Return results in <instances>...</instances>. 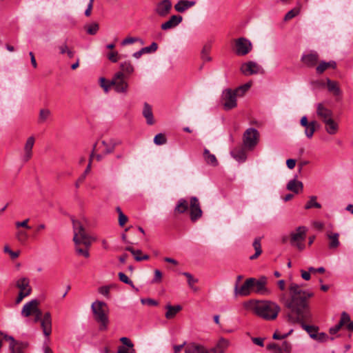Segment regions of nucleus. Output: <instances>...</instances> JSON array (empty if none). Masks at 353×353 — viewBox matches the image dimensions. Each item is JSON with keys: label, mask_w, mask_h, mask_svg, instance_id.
<instances>
[{"label": "nucleus", "mask_w": 353, "mask_h": 353, "mask_svg": "<svg viewBox=\"0 0 353 353\" xmlns=\"http://www.w3.org/2000/svg\"><path fill=\"white\" fill-rule=\"evenodd\" d=\"M289 290L290 299H286L285 294H282L280 299L288 310L286 314L288 321L292 323H300L303 329L312 339V334H316L319 327L306 325L305 322L312 321V314L308 301L314 294L310 291L302 290L300 285L294 283L290 285Z\"/></svg>", "instance_id": "obj_1"}, {"label": "nucleus", "mask_w": 353, "mask_h": 353, "mask_svg": "<svg viewBox=\"0 0 353 353\" xmlns=\"http://www.w3.org/2000/svg\"><path fill=\"white\" fill-rule=\"evenodd\" d=\"M72 221L74 230L73 241L77 245L76 252L88 258L90 254L88 248L91 245L90 236L85 233L84 228L79 221L74 219Z\"/></svg>", "instance_id": "obj_2"}, {"label": "nucleus", "mask_w": 353, "mask_h": 353, "mask_svg": "<svg viewBox=\"0 0 353 353\" xmlns=\"http://www.w3.org/2000/svg\"><path fill=\"white\" fill-rule=\"evenodd\" d=\"M253 312L256 315L266 321L276 319L280 310V306L271 301H257L252 305Z\"/></svg>", "instance_id": "obj_3"}, {"label": "nucleus", "mask_w": 353, "mask_h": 353, "mask_svg": "<svg viewBox=\"0 0 353 353\" xmlns=\"http://www.w3.org/2000/svg\"><path fill=\"white\" fill-rule=\"evenodd\" d=\"M91 309L95 321L99 323V330H105L109 323L108 307L103 301H96L92 303Z\"/></svg>", "instance_id": "obj_4"}, {"label": "nucleus", "mask_w": 353, "mask_h": 353, "mask_svg": "<svg viewBox=\"0 0 353 353\" xmlns=\"http://www.w3.org/2000/svg\"><path fill=\"white\" fill-rule=\"evenodd\" d=\"M307 229L305 226H299L294 232L290 233V243L295 245L298 250H303L305 248L303 241L306 238Z\"/></svg>", "instance_id": "obj_5"}, {"label": "nucleus", "mask_w": 353, "mask_h": 353, "mask_svg": "<svg viewBox=\"0 0 353 353\" xmlns=\"http://www.w3.org/2000/svg\"><path fill=\"white\" fill-rule=\"evenodd\" d=\"M237 97L233 90L230 88L224 90L221 97L223 109L228 111L235 108L237 106Z\"/></svg>", "instance_id": "obj_6"}, {"label": "nucleus", "mask_w": 353, "mask_h": 353, "mask_svg": "<svg viewBox=\"0 0 353 353\" xmlns=\"http://www.w3.org/2000/svg\"><path fill=\"white\" fill-rule=\"evenodd\" d=\"M259 134L253 128H248L243 134V145L247 149L252 150L258 143Z\"/></svg>", "instance_id": "obj_7"}, {"label": "nucleus", "mask_w": 353, "mask_h": 353, "mask_svg": "<svg viewBox=\"0 0 353 353\" xmlns=\"http://www.w3.org/2000/svg\"><path fill=\"white\" fill-rule=\"evenodd\" d=\"M235 54L238 56H245L252 50L251 42L245 37H241L234 40Z\"/></svg>", "instance_id": "obj_8"}, {"label": "nucleus", "mask_w": 353, "mask_h": 353, "mask_svg": "<svg viewBox=\"0 0 353 353\" xmlns=\"http://www.w3.org/2000/svg\"><path fill=\"white\" fill-rule=\"evenodd\" d=\"M110 84L114 86L117 92L126 93L128 88V83L124 80V74L121 72H117L112 80Z\"/></svg>", "instance_id": "obj_9"}, {"label": "nucleus", "mask_w": 353, "mask_h": 353, "mask_svg": "<svg viewBox=\"0 0 353 353\" xmlns=\"http://www.w3.org/2000/svg\"><path fill=\"white\" fill-rule=\"evenodd\" d=\"M190 218L192 222L198 221L203 215L200 202L197 197L192 196L190 199Z\"/></svg>", "instance_id": "obj_10"}, {"label": "nucleus", "mask_w": 353, "mask_h": 353, "mask_svg": "<svg viewBox=\"0 0 353 353\" xmlns=\"http://www.w3.org/2000/svg\"><path fill=\"white\" fill-rule=\"evenodd\" d=\"M253 283H254V278H250L246 279L244 283L239 288L238 284L236 283L234 287L235 295L245 296H248L252 291H253Z\"/></svg>", "instance_id": "obj_11"}, {"label": "nucleus", "mask_w": 353, "mask_h": 353, "mask_svg": "<svg viewBox=\"0 0 353 353\" xmlns=\"http://www.w3.org/2000/svg\"><path fill=\"white\" fill-rule=\"evenodd\" d=\"M300 124L305 128L304 133L308 139H311L313 137L316 128L319 127V124L316 121L308 122L306 116L301 117Z\"/></svg>", "instance_id": "obj_12"}, {"label": "nucleus", "mask_w": 353, "mask_h": 353, "mask_svg": "<svg viewBox=\"0 0 353 353\" xmlns=\"http://www.w3.org/2000/svg\"><path fill=\"white\" fill-rule=\"evenodd\" d=\"M4 339L10 341L9 348L10 353H24L23 350L27 347L28 343L16 341L12 336L4 335Z\"/></svg>", "instance_id": "obj_13"}, {"label": "nucleus", "mask_w": 353, "mask_h": 353, "mask_svg": "<svg viewBox=\"0 0 353 353\" xmlns=\"http://www.w3.org/2000/svg\"><path fill=\"white\" fill-rule=\"evenodd\" d=\"M267 278L261 276L258 280L254 279V283H253V291L261 295H269L271 294V290L266 287Z\"/></svg>", "instance_id": "obj_14"}, {"label": "nucleus", "mask_w": 353, "mask_h": 353, "mask_svg": "<svg viewBox=\"0 0 353 353\" xmlns=\"http://www.w3.org/2000/svg\"><path fill=\"white\" fill-rule=\"evenodd\" d=\"M39 302L37 299H32L26 303L21 310V315L24 317H28L30 315H33L40 310L39 308Z\"/></svg>", "instance_id": "obj_15"}, {"label": "nucleus", "mask_w": 353, "mask_h": 353, "mask_svg": "<svg viewBox=\"0 0 353 353\" xmlns=\"http://www.w3.org/2000/svg\"><path fill=\"white\" fill-rule=\"evenodd\" d=\"M172 9V2L170 0H163L159 2L155 8V13L161 17H166Z\"/></svg>", "instance_id": "obj_16"}, {"label": "nucleus", "mask_w": 353, "mask_h": 353, "mask_svg": "<svg viewBox=\"0 0 353 353\" xmlns=\"http://www.w3.org/2000/svg\"><path fill=\"white\" fill-rule=\"evenodd\" d=\"M261 68L256 62L248 61L241 65L240 70L245 76L258 74Z\"/></svg>", "instance_id": "obj_17"}, {"label": "nucleus", "mask_w": 353, "mask_h": 353, "mask_svg": "<svg viewBox=\"0 0 353 353\" xmlns=\"http://www.w3.org/2000/svg\"><path fill=\"white\" fill-rule=\"evenodd\" d=\"M41 326L45 336H49L52 332V319L49 312H46L41 321Z\"/></svg>", "instance_id": "obj_18"}, {"label": "nucleus", "mask_w": 353, "mask_h": 353, "mask_svg": "<svg viewBox=\"0 0 353 353\" xmlns=\"http://www.w3.org/2000/svg\"><path fill=\"white\" fill-rule=\"evenodd\" d=\"M316 114L323 120V123L332 118V111L321 103L316 105Z\"/></svg>", "instance_id": "obj_19"}, {"label": "nucleus", "mask_w": 353, "mask_h": 353, "mask_svg": "<svg viewBox=\"0 0 353 353\" xmlns=\"http://www.w3.org/2000/svg\"><path fill=\"white\" fill-rule=\"evenodd\" d=\"M34 144V137H30L28 138L26 144L24 145L23 151L24 154L22 157V160L23 162L28 161L32 156V148Z\"/></svg>", "instance_id": "obj_20"}, {"label": "nucleus", "mask_w": 353, "mask_h": 353, "mask_svg": "<svg viewBox=\"0 0 353 353\" xmlns=\"http://www.w3.org/2000/svg\"><path fill=\"white\" fill-rule=\"evenodd\" d=\"M182 20L183 17L181 15H172L170 17L169 20L161 25V28L163 30H168L174 28L176 27Z\"/></svg>", "instance_id": "obj_21"}, {"label": "nucleus", "mask_w": 353, "mask_h": 353, "mask_svg": "<svg viewBox=\"0 0 353 353\" xmlns=\"http://www.w3.org/2000/svg\"><path fill=\"white\" fill-rule=\"evenodd\" d=\"M16 286L19 289V292L28 293V295L30 294L32 288L30 286V281L28 278L23 277L18 279Z\"/></svg>", "instance_id": "obj_22"}, {"label": "nucleus", "mask_w": 353, "mask_h": 353, "mask_svg": "<svg viewBox=\"0 0 353 353\" xmlns=\"http://www.w3.org/2000/svg\"><path fill=\"white\" fill-rule=\"evenodd\" d=\"M190 202L185 199H180L174 209V214L175 216L186 212L189 208Z\"/></svg>", "instance_id": "obj_23"}, {"label": "nucleus", "mask_w": 353, "mask_h": 353, "mask_svg": "<svg viewBox=\"0 0 353 353\" xmlns=\"http://www.w3.org/2000/svg\"><path fill=\"white\" fill-rule=\"evenodd\" d=\"M319 59V56L316 52H311L307 54L303 55L301 61L308 67L314 66Z\"/></svg>", "instance_id": "obj_24"}, {"label": "nucleus", "mask_w": 353, "mask_h": 353, "mask_svg": "<svg viewBox=\"0 0 353 353\" xmlns=\"http://www.w3.org/2000/svg\"><path fill=\"white\" fill-rule=\"evenodd\" d=\"M195 4L194 1L180 0L174 5V9L179 12H183Z\"/></svg>", "instance_id": "obj_25"}, {"label": "nucleus", "mask_w": 353, "mask_h": 353, "mask_svg": "<svg viewBox=\"0 0 353 353\" xmlns=\"http://www.w3.org/2000/svg\"><path fill=\"white\" fill-rule=\"evenodd\" d=\"M327 236L329 239L328 247L330 250L336 249L340 245L339 233L327 232Z\"/></svg>", "instance_id": "obj_26"}, {"label": "nucleus", "mask_w": 353, "mask_h": 353, "mask_svg": "<svg viewBox=\"0 0 353 353\" xmlns=\"http://www.w3.org/2000/svg\"><path fill=\"white\" fill-rule=\"evenodd\" d=\"M205 350L206 348L203 345L190 343L186 346L185 353H204Z\"/></svg>", "instance_id": "obj_27"}, {"label": "nucleus", "mask_w": 353, "mask_h": 353, "mask_svg": "<svg viewBox=\"0 0 353 353\" xmlns=\"http://www.w3.org/2000/svg\"><path fill=\"white\" fill-rule=\"evenodd\" d=\"M143 115L145 118L146 122L148 125H153L154 123L152 107L147 103H144Z\"/></svg>", "instance_id": "obj_28"}, {"label": "nucleus", "mask_w": 353, "mask_h": 353, "mask_svg": "<svg viewBox=\"0 0 353 353\" xmlns=\"http://www.w3.org/2000/svg\"><path fill=\"white\" fill-rule=\"evenodd\" d=\"M303 188V183L296 179L290 180L287 184V189L295 194H298L301 192Z\"/></svg>", "instance_id": "obj_29"}, {"label": "nucleus", "mask_w": 353, "mask_h": 353, "mask_svg": "<svg viewBox=\"0 0 353 353\" xmlns=\"http://www.w3.org/2000/svg\"><path fill=\"white\" fill-rule=\"evenodd\" d=\"M228 345L229 341L224 338H221L216 346L212 348L210 351L213 353H224Z\"/></svg>", "instance_id": "obj_30"}, {"label": "nucleus", "mask_w": 353, "mask_h": 353, "mask_svg": "<svg viewBox=\"0 0 353 353\" xmlns=\"http://www.w3.org/2000/svg\"><path fill=\"white\" fill-rule=\"evenodd\" d=\"M125 250L130 252L137 261L148 260L150 258L148 254H142V251L141 250H134L131 246L126 247Z\"/></svg>", "instance_id": "obj_31"}, {"label": "nucleus", "mask_w": 353, "mask_h": 353, "mask_svg": "<svg viewBox=\"0 0 353 353\" xmlns=\"http://www.w3.org/2000/svg\"><path fill=\"white\" fill-rule=\"evenodd\" d=\"M181 274L187 278L188 284L190 288L194 292L199 291V288L195 285L196 283L199 282L198 279L194 278L192 274L187 272H182Z\"/></svg>", "instance_id": "obj_32"}, {"label": "nucleus", "mask_w": 353, "mask_h": 353, "mask_svg": "<svg viewBox=\"0 0 353 353\" xmlns=\"http://www.w3.org/2000/svg\"><path fill=\"white\" fill-rule=\"evenodd\" d=\"M261 241V237H257L254 240L252 246L255 250V253H254V254L250 256V260H254V259H257L262 253Z\"/></svg>", "instance_id": "obj_33"}, {"label": "nucleus", "mask_w": 353, "mask_h": 353, "mask_svg": "<svg viewBox=\"0 0 353 353\" xmlns=\"http://www.w3.org/2000/svg\"><path fill=\"white\" fill-rule=\"evenodd\" d=\"M165 308L167 309V312H165V318L168 319H172L175 316V315L181 310L182 307L181 305H175L172 306L171 305H166Z\"/></svg>", "instance_id": "obj_34"}, {"label": "nucleus", "mask_w": 353, "mask_h": 353, "mask_svg": "<svg viewBox=\"0 0 353 353\" xmlns=\"http://www.w3.org/2000/svg\"><path fill=\"white\" fill-rule=\"evenodd\" d=\"M325 124V130L329 134H335L338 131V124L330 119L324 123Z\"/></svg>", "instance_id": "obj_35"}, {"label": "nucleus", "mask_w": 353, "mask_h": 353, "mask_svg": "<svg viewBox=\"0 0 353 353\" xmlns=\"http://www.w3.org/2000/svg\"><path fill=\"white\" fill-rule=\"evenodd\" d=\"M336 67V63L335 61H321L319 63L318 66L316 68V72L318 74H322L325 70H326L329 68H332L334 69Z\"/></svg>", "instance_id": "obj_36"}, {"label": "nucleus", "mask_w": 353, "mask_h": 353, "mask_svg": "<svg viewBox=\"0 0 353 353\" xmlns=\"http://www.w3.org/2000/svg\"><path fill=\"white\" fill-rule=\"evenodd\" d=\"M203 157L205 162L212 166H216L218 165V161L214 154H211L208 149H205L203 151Z\"/></svg>", "instance_id": "obj_37"}, {"label": "nucleus", "mask_w": 353, "mask_h": 353, "mask_svg": "<svg viewBox=\"0 0 353 353\" xmlns=\"http://www.w3.org/2000/svg\"><path fill=\"white\" fill-rule=\"evenodd\" d=\"M327 86L330 92H332L334 95L338 96L341 94V90L337 82L331 81L327 79Z\"/></svg>", "instance_id": "obj_38"}, {"label": "nucleus", "mask_w": 353, "mask_h": 353, "mask_svg": "<svg viewBox=\"0 0 353 353\" xmlns=\"http://www.w3.org/2000/svg\"><path fill=\"white\" fill-rule=\"evenodd\" d=\"M121 72L125 74H130L134 72V66L130 61H124L120 64Z\"/></svg>", "instance_id": "obj_39"}, {"label": "nucleus", "mask_w": 353, "mask_h": 353, "mask_svg": "<svg viewBox=\"0 0 353 353\" xmlns=\"http://www.w3.org/2000/svg\"><path fill=\"white\" fill-rule=\"evenodd\" d=\"M231 155L238 161H244L246 159V154L242 149L234 150Z\"/></svg>", "instance_id": "obj_40"}, {"label": "nucleus", "mask_w": 353, "mask_h": 353, "mask_svg": "<svg viewBox=\"0 0 353 353\" xmlns=\"http://www.w3.org/2000/svg\"><path fill=\"white\" fill-rule=\"evenodd\" d=\"M250 87L251 83L249 82L236 88V89L233 90V91L237 97H241L250 89Z\"/></svg>", "instance_id": "obj_41"}, {"label": "nucleus", "mask_w": 353, "mask_h": 353, "mask_svg": "<svg viewBox=\"0 0 353 353\" xmlns=\"http://www.w3.org/2000/svg\"><path fill=\"white\" fill-rule=\"evenodd\" d=\"M51 115V112L49 109H41L39 114L38 123H45Z\"/></svg>", "instance_id": "obj_42"}, {"label": "nucleus", "mask_w": 353, "mask_h": 353, "mask_svg": "<svg viewBox=\"0 0 353 353\" xmlns=\"http://www.w3.org/2000/svg\"><path fill=\"white\" fill-rule=\"evenodd\" d=\"M101 143L104 147V154H110L114 152L116 144L112 141L107 143L105 141L103 140L101 141Z\"/></svg>", "instance_id": "obj_43"}, {"label": "nucleus", "mask_w": 353, "mask_h": 353, "mask_svg": "<svg viewBox=\"0 0 353 353\" xmlns=\"http://www.w3.org/2000/svg\"><path fill=\"white\" fill-rule=\"evenodd\" d=\"M316 196H312L310 198V201H307L306 205H305V208L306 210L310 209L312 208H321V205L316 202Z\"/></svg>", "instance_id": "obj_44"}, {"label": "nucleus", "mask_w": 353, "mask_h": 353, "mask_svg": "<svg viewBox=\"0 0 353 353\" xmlns=\"http://www.w3.org/2000/svg\"><path fill=\"white\" fill-rule=\"evenodd\" d=\"M300 12V9L299 8H295L290 10L286 13V14L284 17V21H289L296 16H297Z\"/></svg>", "instance_id": "obj_45"}, {"label": "nucleus", "mask_w": 353, "mask_h": 353, "mask_svg": "<svg viewBox=\"0 0 353 353\" xmlns=\"http://www.w3.org/2000/svg\"><path fill=\"white\" fill-rule=\"evenodd\" d=\"M16 239L20 243H25L28 239V234L26 231L19 230L16 233Z\"/></svg>", "instance_id": "obj_46"}, {"label": "nucleus", "mask_w": 353, "mask_h": 353, "mask_svg": "<svg viewBox=\"0 0 353 353\" xmlns=\"http://www.w3.org/2000/svg\"><path fill=\"white\" fill-rule=\"evenodd\" d=\"M99 84L100 86L103 89L105 92H108L110 88L112 86V84H110V81H107L104 77H101L99 79Z\"/></svg>", "instance_id": "obj_47"}, {"label": "nucleus", "mask_w": 353, "mask_h": 353, "mask_svg": "<svg viewBox=\"0 0 353 353\" xmlns=\"http://www.w3.org/2000/svg\"><path fill=\"white\" fill-rule=\"evenodd\" d=\"M167 142V139L165 136L162 134L159 133L157 134L154 138V143L157 145H163Z\"/></svg>", "instance_id": "obj_48"}, {"label": "nucleus", "mask_w": 353, "mask_h": 353, "mask_svg": "<svg viewBox=\"0 0 353 353\" xmlns=\"http://www.w3.org/2000/svg\"><path fill=\"white\" fill-rule=\"evenodd\" d=\"M210 47L209 46H205L201 51V59L203 61H210L211 57L209 55Z\"/></svg>", "instance_id": "obj_49"}, {"label": "nucleus", "mask_w": 353, "mask_h": 353, "mask_svg": "<svg viewBox=\"0 0 353 353\" xmlns=\"http://www.w3.org/2000/svg\"><path fill=\"white\" fill-rule=\"evenodd\" d=\"M328 339V336L324 332L319 333L317 332L316 334H312V339L316 340L319 342H325Z\"/></svg>", "instance_id": "obj_50"}, {"label": "nucleus", "mask_w": 353, "mask_h": 353, "mask_svg": "<svg viewBox=\"0 0 353 353\" xmlns=\"http://www.w3.org/2000/svg\"><path fill=\"white\" fill-rule=\"evenodd\" d=\"M99 30V24L97 23H93L87 27V32L89 34L94 35Z\"/></svg>", "instance_id": "obj_51"}, {"label": "nucleus", "mask_w": 353, "mask_h": 353, "mask_svg": "<svg viewBox=\"0 0 353 353\" xmlns=\"http://www.w3.org/2000/svg\"><path fill=\"white\" fill-rule=\"evenodd\" d=\"M114 285H104L99 288V292L106 297H109L110 290Z\"/></svg>", "instance_id": "obj_52"}, {"label": "nucleus", "mask_w": 353, "mask_h": 353, "mask_svg": "<svg viewBox=\"0 0 353 353\" xmlns=\"http://www.w3.org/2000/svg\"><path fill=\"white\" fill-rule=\"evenodd\" d=\"M351 321L350 315L345 312H343L341 314L340 321L339 322L342 326L347 325L349 322Z\"/></svg>", "instance_id": "obj_53"}, {"label": "nucleus", "mask_w": 353, "mask_h": 353, "mask_svg": "<svg viewBox=\"0 0 353 353\" xmlns=\"http://www.w3.org/2000/svg\"><path fill=\"white\" fill-rule=\"evenodd\" d=\"M267 350L272 351L274 353H281L280 345L275 343H271L266 346Z\"/></svg>", "instance_id": "obj_54"}, {"label": "nucleus", "mask_w": 353, "mask_h": 353, "mask_svg": "<svg viewBox=\"0 0 353 353\" xmlns=\"http://www.w3.org/2000/svg\"><path fill=\"white\" fill-rule=\"evenodd\" d=\"M280 348L281 353H290L292 351V345L288 341H283Z\"/></svg>", "instance_id": "obj_55"}, {"label": "nucleus", "mask_w": 353, "mask_h": 353, "mask_svg": "<svg viewBox=\"0 0 353 353\" xmlns=\"http://www.w3.org/2000/svg\"><path fill=\"white\" fill-rule=\"evenodd\" d=\"M158 48V45L155 42H152L150 46L143 48L142 51L144 52V53H150L155 52Z\"/></svg>", "instance_id": "obj_56"}, {"label": "nucleus", "mask_w": 353, "mask_h": 353, "mask_svg": "<svg viewBox=\"0 0 353 353\" xmlns=\"http://www.w3.org/2000/svg\"><path fill=\"white\" fill-rule=\"evenodd\" d=\"M119 280L125 284L130 285L133 286V282L123 272H119L118 274Z\"/></svg>", "instance_id": "obj_57"}, {"label": "nucleus", "mask_w": 353, "mask_h": 353, "mask_svg": "<svg viewBox=\"0 0 353 353\" xmlns=\"http://www.w3.org/2000/svg\"><path fill=\"white\" fill-rule=\"evenodd\" d=\"M292 332V330H291L289 332L286 333V334H279L277 331H276L273 336H272V338L275 340H281V339H283L286 337H288L291 333Z\"/></svg>", "instance_id": "obj_58"}, {"label": "nucleus", "mask_w": 353, "mask_h": 353, "mask_svg": "<svg viewBox=\"0 0 353 353\" xmlns=\"http://www.w3.org/2000/svg\"><path fill=\"white\" fill-rule=\"evenodd\" d=\"M117 353H136L135 350L125 346H120L118 349Z\"/></svg>", "instance_id": "obj_59"}, {"label": "nucleus", "mask_w": 353, "mask_h": 353, "mask_svg": "<svg viewBox=\"0 0 353 353\" xmlns=\"http://www.w3.org/2000/svg\"><path fill=\"white\" fill-rule=\"evenodd\" d=\"M28 221H29V219H25L24 221H17L15 223V226L16 228H26V229H30V226L28 225Z\"/></svg>", "instance_id": "obj_60"}, {"label": "nucleus", "mask_w": 353, "mask_h": 353, "mask_svg": "<svg viewBox=\"0 0 353 353\" xmlns=\"http://www.w3.org/2000/svg\"><path fill=\"white\" fill-rule=\"evenodd\" d=\"M98 144L99 143L97 142L93 145L92 150L89 158V162H90V164L92 163L93 158L95 157V153H97V152H98L100 149V147H98Z\"/></svg>", "instance_id": "obj_61"}, {"label": "nucleus", "mask_w": 353, "mask_h": 353, "mask_svg": "<svg viewBox=\"0 0 353 353\" xmlns=\"http://www.w3.org/2000/svg\"><path fill=\"white\" fill-rule=\"evenodd\" d=\"M139 40V39L137 38V37H127L122 41L121 45L125 46V45L131 44L136 41H138Z\"/></svg>", "instance_id": "obj_62"}, {"label": "nucleus", "mask_w": 353, "mask_h": 353, "mask_svg": "<svg viewBox=\"0 0 353 353\" xmlns=\"http://www.w3.org/2000/svg\"><path fill=\"white\" fill-rule=\"evenodd\" d=\"M118 52L116 51L111 52L108 54V58L110 61L113 63H116L118 61Z\"/></svg>", "instance_id": "obj_63"}, {"label": "nucleus", "mask_w": 353, "mask_h": 353, "mask_svg": "<svg viewBox=\"0 0 353 353\" xmlns=\"http://www.w3.org/2000/svg\"><path fill=\"white\" fill-rule=\"evenodd\" d=\"M162 273L159 270H154V278L152 280V283H159L161 281Z\"/></svg>", "instance_id": "obj_64"}]
</instances>
